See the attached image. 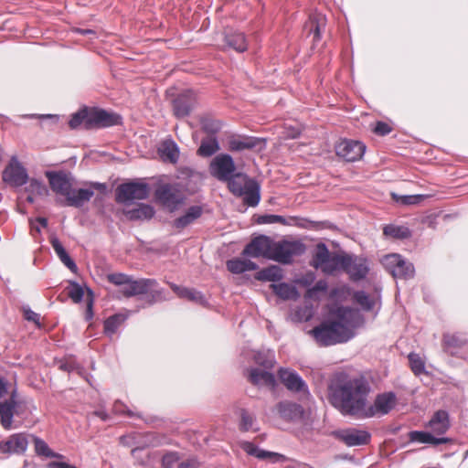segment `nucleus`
I'll use <instances>...</instances> for the list:
<instances>
[{"instance_id":"1","label":"nucleus","mask_w":468,"mask_h":468,"mask_svg":"<svg viewBox=\"0 0 468 468\" xmlns=\"http://www.w3.org/2000/svg\"><path fill=\"white\" fill-rule=\"evenodd\" d=\"M328 389L331 403L344 415L365 419L370 392L365 378H350L344 373H338L331 379Z\"/></svg>"},{"instance_id":"2","label":"nucleus","mask_w":468,"mask_h":468,"mask_svg":"<svg viewBox=\"0 0 468 468\" xmlns=\"http://www.w3.org/2000/svg\"><path fill=\"white\" fill-rule=\"evenodd\" d=\"M360 321L359 313L348 307H340L335 319L322 323L310 331L318 345L332 346L348 341L354 336V329Z\"/></svg>"},{"instance_id":"3","label":"nucleus","mask_w":468,"mask_h":468,"mask_svg":"<svg viewBox=\"0 0 468 468\" xmlns=\"http://www.w3.org/2000/svg\"><path fill=\"white\" fill-rule=\"evenodd\" d=\"M47 176L53 192L65 198L67 206L80 207L90 201L94 189L104 191L106 186L101 183H90V188H75V180L65 172H48Z\"/></svg>"},{"instance_id":"4","label":"nucleus","mask_w":468,"mask_h":468,"mask_svg":"<svg viewBox=\"0 0 468 468\" xmlns=\"http://www.w3.org/2000/svg\"><path fill=\"white\" fill-rule=\"evenodd\" d=\"M229 191L241 197L246 205L256 207L260 202V186L243 173L234 174L228 181Z\"/></svg>"},{"instance_id":"5","label":"nucleus","mask_w":468,"mask_h":468,"mask_svg":"<svg viewBox=\"0 0 468 468\" xmlns=\"http://www.w3.org/2000/svg\"><path fill=\"white\" fill-rule=\"evenodd\" d=\"M346 254L330 252L325 244L319 243L314 250L311 265L321 270L324 274H335L343 270L344 264L346 262Z\"/></svg>"},{"instance_id":"6","label":"nucleus","mask_w":468,"mask_h":468,"mask_svg":"<svg viewBox=\"0 0 468 468\" xmlns=\"http://www.w3.org/2000/svg\"><path fill=\"white\" fill-rule=\"evenodd\" d=\"M304 251L305 246L301 241L272 239L270 260L288 264L292 262L293 257L302 255Z\"/></svg>"},{"instance_id":"7","label":"nucleus","mask_w":468,"mask_h":468,"mask_svg":"<svg viewBox=\"0 0 468 468\" xmlns=\"http://www.w3.org/2000/svg\"><path fill=\"white\" fill-rule=\"evenodd\" d=\"M121 293L125 297L137 295H148L153 301L162 299V291L157 289V282L154 279L133 280L130 277L125 287L121 289Z\"/></svg>"},{"instance_id":"8","label":"nucleus","mask_w":468,"mask_h":468,"mask_svg":"<svg viewBox=\"0 0 468 468\" xmlns=\"http://www.w3.org/2000/svg\"><path fill=\"white\" fill-rule=\"evenodd\" d=\"M156 200L173 212L185 204L186 195L177 184H163L155 190Z\"/></svg>"},{"instance_id":"9","label":"nucleus","mask_w":468,"mask_h":468,"mask_svg":"<svg viewBox=\"0 0 468 468\" xmlns=\"http://www.w3.org/2000/svg\"><path fill=\"white\" fill-rule=\"evenodd\" d=\"M149 196V186L142 182L121 184L115 190L117 203L128 206L134 200L146 199Z\"/></svg>"},{"instance_id":"10","label":"nucleus","mask_w":468,"mask_h":468,"mask_svg":"<svg viewBox=\"0 0 468 468\" xmlns=\"http://www.w3.org/2000/svg\"><path fill=\"white\" fill-rule=\"evenodd\" d=\"M3 181L12 187H19L27 182V169L13 156L2 173Z\"/></svg>"},{"instance_id":"11","label":"nucleus","mask_w":468,"mask_h":468,"mask_svg":"<svg viewBox=\"0 0 468 468\" xmlns=\"http://www.w3.org/2000/svg\"><path fill=\"white\" fill-rule=\"evenodd\" d=\"M236 170L233 158L227 154L217 155L210 163L209 172L219 181L227 182Z\"/></svg>"},{"instance_id":"12","label":"nucleus","mask_w":468,"mask_h":468,"mask_svg":"<svg viewBox=\"0 0 468 468\" xmlns=\"http://www.w3.org/2000/svg\"><path fill=\"white\" fill-rule=\"evenodd\" d=\"M384 267L394 278L409 279L414 274V267L398 254L386 255L382 259Z\"/></svg>"},{"instance_id":"13","label":"nucleus","mask_w":468,"mask_h":468,"mask_svg":"<svg viewBox=\"0 0 468 468\" xmlns=\"http://www.w3.org/2000/svg\"><path fill=\"white\" fill-rule=\"evenodd\" d=\"M396 403L397 397L393 392L378 394L374 403L367 405L364 417L366 419L386 415L395 407Z\"/></svg>"},{"instance_id":"14","label":"nucleus","mask_w":468,"mask_h":468,"mask_svg":"<svg viewBox=\"0 0 468 468\" xmlns=\"http://www.w3.org/2000/svg\"><path fill=\"white\" fill-rule=\"evenodd\" d=\"M365 151L366 145L359 141L342 140L335 146L336 154L347 162L359 160Z\"/></svg>"},{"instance_id":"15","label":"nucleus","mask_w":468,"mask_h":468,"mask_svg":"<svg viewBox=\"0 0 468 468\" xmlns=\"http://www.w3.org/2000/svg\"><path fill=\"white\" fill-rule=\"evenodd\" d=\"M272 239L268 236L261 235L254 238L244 249L243 254L252 258L271 257Z\"/></svg>"},{"instance_id":"16","label":"nucleus","mask_w":468,"mask_h":468,"mask_svg":"<svg viewBox=\"0 0 468 468\" xmlns=\"http://www.w3.org/2000/svg\"><path fill=\"white\" fill-rule=\"evenodd\" d=\"M345 259L346 262L344 264L343 270L351 280L358 281L367 276L369 269L366 259L348 255H345Z\"/></svg>"},{"instance_id":"17","label":"nucleus","mask_w":468,"mask_h":468,"mask_svg":"<svg viewBox=\"0 0 468 468\" xmlns=\"http://www.w3.org/2000/svg\"><path fill=\"white\" fill-rule=\"evenodd\" d=\"M278 376L282 383L291 391L307 394L308 388L303 378L292 370L280 368Z\"/></svg>"},{"instance_id":"18","label":"nucleus","mask_w":468,"mask_h":468,"mask_svg":"<svg viewBox=\"0 0 468 468\" xmlns=\"http://www.w3.org/2000/svg\"><path fill=\"white\" fill-rule=\"evenodd\" d=\"M442 345L452 356H462L468 350V340L462 334H444Z\"/></svg>"},{"instance_id":"19","label":"nucleus","mask_w":468,"mask_h":468,"mask_svg":"<svg viewBox=\"0 0 468 468\" xmlns=\"http://www.w3.org/2000/svg\"><path fill=\"white\" fill-rule=\"evenodd\" d=\"M89 121L90 128L108 127L120 123L121 117L118 114L108 112L104 110L90 109Z\"/></svg>"},{"instance_id":"20","label":"nucleus","mask_w":468,"mask_h":468,"mask_svg":"<svg viewBox=\"0 0 468 468\" xmlns=\"http://www.w3.org/2000/svg\"><path fill=\"white\" fill-rule=\"evenodd\" d=\"M18 402L15 392H12L9 399L0 402V422L5 429L12 427L13 417L17 413Z\"/></svg>"},{"instance_id":"21","label":"nucleus","mask_w":468,"mask_h":468,"mask_svg":"<svg viewBox=\"0 0 468 468\" xmlns=\"http://www.w3.org/2000/svg\"><path fill=\"white\" fill-rule=\"evenodd\" d=\"M196 104V94L191 90L182 92L174 101V112L177 118L187 116Z\"/></svg>"},{"instance_id":"22","label":"nucleus","mask_w":468,"mask_h":468,"mask_svg":"<svg viewBox=\"0 0 468 468\" xmlns=\"http://www.w3.org/2000/svg\"><path fill=\"white\" fill-rule=\"evenodd\" d=\"M264 367H251L248 370V378L250 383L258 387H268L274 388L276 386V379L272 373Z\"/></svg>"},{"instance_id":"23","label":"nucleus","mask_w":468,"mask_h":468,"mask_svg":"<svg viewBox=\"0 0 468 468\" xmlns=\"http://www.w3.org/2000/svg\"><path fill=\"white\" fill-rule=\"evenodd\" d=\"M27 444L26 434H14L7 441H0V452L3 453H22L27 450Z\"/></svg>"},{"instance_id":"24","label":"nucleus","mask_w":468,"mask_h":468,"mask_svg":"<svg viewBox=\"0 0 468 468\" xmlns=\"http://www.w3.org/2000/svg\"><path fill=\"white\" fill-rule=\"evenodd\" d=\"M339 439L347 446L364 445L369 441L370 434L366 431L348 429L338 432Z\"/></svg>"},{"instance_id":"25","label":"nucleus","mask_w":468,"mask_h":468,"mask_svg":"<svg viewBox=\"0 0 468 468\" xmlns=\"http://www.w3.org/2000/svg\"><path fill=\"white\" fill-rule=\"evenodd\" d=\"M262 141L259 138L233 135L229 138L228 147L229 150L233 152L243 151L246 149H252L261 144Z\"/></svg>"},{"instance_id":"26","label":"nucleus","mask_w":468,"mask_h":468,"mask_svg":"<svg viewBox=\"0 0 468 468\" xmlns=\"http://www.w3.org/2000/svg\"><path fill=\"white\" fill-rule=\"evenodd\" d=\"M122 212L129 220H146L154 215V207L147 204H139L133 208L126 206Z\"/></svg>"},{"instance_id":"27","label":"nucleus","mask_w":468,"mask_h":468,"mask_svg":"<svg viewBox=\"0 0 468 468\" xmlns=\"http://www.w3.org/2000/svg\"><path fill=\"white\" fill-rule=\"evenodd\" d=\"M427 426L435 434H444L450 428L448 413L445 410L436 411Z\"/></svg>"},{"instance_id":"28","label":"nucleus","mask_w":468,"mask_h":468,"mask_svg":"<svg viewBox=\"0 0 468 468\" xmlns=\"http://www.w3.org/2000/svg\"><path fill=\"white\" fill-rule=\"evenodd\" d=\"M276 410L281 418L292 420L301 418L303 415V409L301 406L292 402H280L276 406Z\"/></svg>"},{"instance_id":"29","label":"nucleus","mask_w":468,"mask_h":468,"mask_svg":"<svg viewBox=\"0 0 468 468\" xmlns=\"http://www.w3.org/2000/svg\"><path fill=\"white\" fill-rule=\"evenodd\" d=\"M202 215V208L199 206L189 207L186 212L173 222L176 229H183Z\"/></svg>"},{"instance_id":"30","label":"nucleus","mask_w":468,"mask_h":468,"mask_svg":"<svg viewBox=\"0 0 468 468\" xmlns=\"http://www.w3.org/2000/svg\"><path fill=\"white\" fill-rule=\"evenodd\" d=\"M409 437L411 441H417L420 443H428V444H432V445H439V444L447 443L448 441H450V440L446 437L437 438L427 431H410L409 434Z\"/></svg>"},{"instance_id":"31","label":"nucleus","mask_w":468,"mask_h":468,"mask_svg":"<svg viewBox=\"0 0 468 468\" xmlns=\"http://www.w3.org/2000/svg\"><path fill=\"white\" fill-rule=\"evenodd\" d=\"M326 24L325 16L322 14H313L310 16L309 21L305 25V28L309 33H314V40H319L321 31Z\"/></svg>"},{"instance_id":"32","label":"nucleus","mask_w":468,"mask_h":468,"mask_svg":"<svg viewBox=\"0 0 468 468\" xmlns=\"http://www.w3.org/2000/svg\"><path fill=\"white\" fill-rule=\"evenodd\" d=\"M227 268L230 272L239 274L246 271H254L258 266L250 260L233 259L227 261Z\"/></svg>"},{"instance_id":"33","label":"nucleus","mask_w":468,"mask_h":468,"mask_svg":"<svg viewBox=\"0 0 468 468\" xmlns=\"http://www.w3.org/2000/svg\"><path fill=\"white\" fill-rule=\"evenodd\" d=\"M170 287L180 298H185V299H187L189 301L198 303H205V299H204L203 295L201 294V292H199L194 289L181 287L175 283H171Z\"/></svg>"},{"instance_id":"34","label":"nucleus","mask_w":468,"mask_h":468,"mask_svg":"<svg viewBox=\"0 0 468 468\" xmlns=\"http://www.w3.org/2000/svg\"><path fill=\"white\" fill-rule=\"evenodd\" d=\"M241 448L244 452H246L249 455L255 456L258 459L264 460L268 458H271L274 460L280 459L282 456L278 453L268 452L258 448L251 442L245 441L241 443Z\"/></svg>"},{"instance_id":"35","label":"nucleus","mask_w":468,"mask_h":468,"mask_svg":"<svg viewBox=\"0 0 468 468\" xmlns=\"http://www.w3.org/2000/svg\"><path fill=\"white\" fill-rule=\"evenodd\" d=\"M159 154L163 159L176 163L179 157V150L176 144L172 140H166L159 147Z\"/></svg>"},{"instance_id":"36","label":"nucleus","mask_w":468,"mask_h":468,"mask_svg":"<svg viewBox=\"0 0 468 468\" xmlns=\"http://www.w3.org/2000/svg\"><path fill=\"white\" fill-rule=\"evenodd\" d=\"M90 113V109L84 108V109H81L79 112H75L74 114H72V116L69 122V127L71 129H78L80 127L90 129V123L89 121Z\"/></svg>"},{"instance_id":"37","label":"nucleus","mask_w":468,"mask_h":468,"mask_svg":"<svg viewBox=\"0 0 468 468\" xmlns=\"http://www.w3.org/2000/svg\"><path fill=\"white\" fill-rule=\"evenodd\" d=\"M273 292L282 300H296L299 297V292L296 288L291 284L282 282L271 285Z\"/></svg>"},{"instance_id":"38","label":"nucleus","mask_w":468,"mask_h":468,"mask_svg":"<svg viewBox=\"0 0 468 468\" xmlns=\"http://www.w3.org/2000/svg\"><path fill=\"white\" fill-rule=\"evenodd\" d=\"M51 244L60 261L73 272L77 271V265L67 253L61 242L57 238L51 239Z\"/></svg>"},{"instance_id":"39","label":"nucleus","mask_w":468,"mask_h":468,"mask_svg":"<svg viewBox=\"0 0 468 468\" xmlns=\"http://www.w3.org/2000/svg\"><path fill=\"white\" fill-rule=\"evenodd\" d=\"M226 43L238 52H244L248 48L246 37L243 33L233 32L225 37Z\"/></svg>"},{"instance_id":"40","label":"nucleus","mask_w":468,"mask_h":468,"mask_svg":"<svg viewBox=\"0 0 468 468\" xmlns=\"http://www.w3.org/2000/svg\"><path fill=\"white\" fill-rule=\"evenodd\" d=\"M219 145L215 137L209 136L202 140L197 150V154L204 157H208L218 151Z\"/></svg>"},{"instance_id":"41","label":"nucleus","mask_w":468,"mask_h":468,"mask_svg":"<svg viewBox=\"0 0 468 468\" xmlns=\"http://www.w3.org/2000/svg\"><path fill=\"white\" fill-rule=\"evenodd\" d=\"M256 277L260 281L277 282L282 279V270L273 265L260 271Z\"/></svg>"},{"instance_id":"42","label":"nucleus","mask_w":468,"mask_h":468,"mask_svg":"<svg viewBox=\"0 0 468 468\" xmlns=\"http://www.w3.org/2000/svg\"><path fill=\"white\" fill-rule=\"evenodd\" d=\"M35 452L38 456L45 458H62L59 453L54 452L43 440L34 437L33 438Z\"/></svg>"},{"instance_id":"43","label":"nucleus","mask_w":468,"mask_h":468,"mask_svg":"<svg viewBox=\"0 0 468 468\" xmlns=\"http://www.w3.org/2000/svg\"><path fill=\"white\" fill-rule=\"evenodd\" d=\"M255 363L266 369H271L275 365V356L273 352L268 350L264 352H257L254 355Z\"/></svg>"},{"instance_id":"44","label":"nucleus","mask_w":468,"mask_h":468,"mask_svg":"<svg viewBox=\"0 0 468 468\" xmlns=\"http://www.w3.org/2000/svg\"><path fill=\"white\" fill-rule=\"evenodd\" d=\"M124 321L125 316L122 314H114L110 316L104 322L105 333L108 335H113Z\"/></svg>"},{"instance_id":"45","label":"nucleus","mask_w":468,"mask_h":468,"mask_svg":"<svg viewBox=\"0 0 468 468\" xmlns=\"http://www.w3.org/2000/svg\"><path fill=\"white\" fill-rule=\"evenodd\" d=\"M384 235L395 239H405L410 236L409 229L394 225L386 226L383 229Z\"/></svg>"},{"instance_id":"46","label":"nucleus","mask_w":468,"mask_h":468,"mask_svg":"<svg viewBox=\"0 0 468 468\" xmlns=\"http://www.w3.org/2000/svg\"><path fill=\"white\" fill-rule=\"evenodd\" d=\"M354 300L366 311L372 310L375 304L374 300L362 291L354 293Z\"/></svg>"},{"instance_id":"47","label":"nucleus","mask_w":468,"mask_h":468,"mask_svg":"<svg viewBox=\"0 0 468 468\" xmlns=\"http://www.w3.org/2000/svg\"><path fill=\"white\" fill-rule=\"evenodd\" d=\"M393 199L400 203L402 205H415L426 198L424 195H410V196H399L397 194H392Z\"/></svg>"},{"instance_id":"48","label":"nucleus","mask_w":468,"mask_h":468,"mask_svg":"<svg viewBox=\"0 0 468 468\" xmlns=\"http://www.w3.org/2000/svg\"><path fill=\"white\" fill-rule=\"evenodd\" d=\"M410 367L414 374L420 375L424 372V362L418 354L411 353L409 355Z\"/></svg>"},{"instance_id":"49","label":"nucleus","mask_w":468,"mask_h":468,"mask_svg":"<svg viewBox=\"0 0 468 468\" xmlns=\"http://www.w3.org/2000/svg\"><path fill=\"white\" fill-rule=\"evenodd\" d=\"M201 125L202 129L209 133H216L221 128L220 122L218 121L212 120L209 118H203L201 120Z\"/></svg>"},{"instance_id":"50","label":"nucleus","mask_w":468,"mask_h":468,"mask_svg":"<svg viewBox=\"0 0 468 468\" xmlns=\"http://www.w3.org/2000/svg\"><path fill=\"white\" fill-rule=\"evenodd\" d=\"M130 276L124 273H111L107 275V280L116 286L125 287L129 282Z\"/></svg>"},{"instance_id":"51","label":"nucleus","mask_w":468,"mask_h":468,"mask_svg":"<svg viewBox=\"0 0 468 468\" xmlns=\"http://www.w3.org/2000/svg\"><path fill=\"white\" fill-rule=\"evenodd\" d=\"M68 294L74 303H80L83 298L84 292L78 283L74 282L69 287Z\"/></svg>"},{"instance_id":"52","label":"nucleus","mask_w":468,"mask_h":468,"mask_svg":"<svg viewBox=\"0 0 468 468\" xmlns=\"http://www.w3.org/2000/svg\"><path fill=\"white\" fill-rule=\"evenodd\" d=\"M179 460L177 452H167L163 456L162 466L163 468H173L176 463Z\"/></svg>"},{"instance_id":"53","label":"nucleus","mask_w":468,"mask_h":468,"mask_svg":"<svg viewBox=\"0 0 468 468\" xmlns=\"http://www.w3.org/2000/svg\"><path fill=\"white\" fill-rule=\"evenodd\" d=\"M327 290V282L324 280L318 281L315 285L306 292L305 297L314 298L317 292H325Z\"/></svg>"},{"instance_id":"54","label":"nucleus","mask_w":468,"mask_h":468,"mask_svg":"<svg viewBox=\"0 0 468 468\" xmlns=\"http://www.w3.org/2000/svg\"><path fill=\"white\" fill-rule=\"evenodd\" d=\"M58 367L61 370L68 371V372H72L74 370H77V371L80 370L79 365L71 357L67 358L65 361L59 362Z\"/></svg>"},{"instance_id":"55","label":"nucleus","mask_w":468,"mask_h":468,"mask_svg":"<svg viewBox=\"0 0 468 468\" xmlns=\"http://www.w3.org/2000/svg\"><path fill=\"white\" fill-rule=\"evenodd\" d=\"M48 194V188L37 180L31 179V195L45 196Z\"/></svg>"},{"instance_id":"56","label":"nucleus","mask_w":468,"mask_h":468,"mask_svg":"<svg viewBox=\"0 0 468 468\" xmlns=\"http://www.w3.org/2000/svg\"><path fill=\"white\" fill-rule=\"evenodd\" d=\"M261 224H273V223H285V219L282 216L278 215H265L261 216L259 219Z\"/></svg>"},{"instance_id":"57","label":"nucleus","mask_w":468,"mask_h":468,"mask_svg":"<svg viewBox=\"0 0 468 468\" xmlns=\"http://www.w3.org/2000/svg\"><path fill=\"white\" fill-rule=\"evenodd\" d=\"M240 417H241V423H240L241 428L244 431L250 430L253 425L254 418L250 413H248L246 410L241 411Z\"/></svg>"},{"instance_id":"58","label":"nucleus","mask_w":468,"mask_h":468,"mask_svg":"<svg viewBox=\"0 0 468 468\" xmlns=\"http://www.w3.org/2000/svg\"><path fill=\"white\" fill-rule=\"evenodd\" d=\"M390 130L391 129L388 126V124L382 122H378L374 128V132L380 135L388 134L390 132Z\"/></svg>"},{"instance_id":"59","label":"nucleus","mask_w":468,"mask_h":468,"mask_svg":"<svg viewBox=\"0 0 468 468\" xmlns=\"http://www.w3.org/2000/svg\"><path fill=\"white\" fill-rule=\"evenodd\" d=\"M124 408H125V406H124L121 401H118V400H117V401H115V402H114L112 410H113V411H114L115 413H118V414H121V413L126 412V414H127L128 416H133V415H134V414H133L132 411H130V410H126V411H124Z\"/></svg>"},{"instance_id":"60","label":"nucleus","mask_w":468,"mask_h":468,"mask_svg":"<svg viewBox=\"0 0 468 468\" xmlns=\"http://www.w3.org/2000/svg\"><path fill=\"white\" fill-rule=\"evenodd\" d=\"M27 201H29V195H27L25 197L23 196L18 198L17 209L20 211V213H22V214L27 213L26 202H27Z\"/></svg>"},{"instance_id":"61","label":"nucleus","mask_w":468,"mask_h":468,"mask_svg":"<svg viewBox=\"0 0 468 468\" xmlns=\"http://www.w3.org/2000/svg\"><path fill=\"white\" fill-rule=\"evenodd\" d=\"M48 468H71V465L63 462H51L48 464Z\"/></svg>"},{"instance_id":"62","label":"nucleus","mask_w":468,"mask_h":468,"mask_svg":"<svg viewBox=\"0 0 468 468\" xmlns=\"http://www.w3.org/2000/svg\"><path fill=\"white\" fill-rule=\"evenodd\" d=\"M178 468H197V463L195 460H188L181 463Z\"/></svg>"},{"instance_id":"63","label":"nucleus","mask_w":468,"mask_h":468,"mask_svg":"<svg viewBox=\"0 0 468 468\" xmlns=\"http://www.w3.org/2000/svg\"><path fill=\"white\" fill-rule=\"evenodd\" d=\"M7 394V385L4 379L0 378V399Z\"/></svg>"},{"instance_id":"64","label":"nucleus","mask_w":468,"mask_h":468,"mask_svg":"<svg viewBox=\"0 0 468 468\" xmlns=\"http://www.w3.org/2000/svg\"><path fill=\"white\" fill-rule=\"evenodd\" d=\"M93 414L102 420H107L109 419V415L104 410H96L93 412Z\"/></svg>"}]
</instances>
